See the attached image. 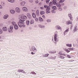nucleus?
<instances>
[{
    "label": "nucleus",
    "instance_id": "1",
    "mask_svg": "<svg viewBox=\"0 0 78 78\" xmlns=\"http://www.w3.org/2000/svg\"><path fill=\"white\" fill-rule=\"evenodd\" d=\"M20 19L19 20V22H18V25L19 26V27H22V24H24L25 20H22L21 19H22L20 18Z\"/></svg>",
    "mask_w": 78,
    "mask_h": 78
},
{
    "label": "nucleus",
    "instance_id": "2",
    "mask_svg": "<svg viewBox=\"0 0 78 78\" xmlns=\"http://www.w3.org/2000/svg\"><path fill=\"white\" fill-rule=\"evenodd\" d=\"M13 28V26L12 25H11L9 28H8V30L9 33H12Z\"/></svg>",
    "mask_w": 78,
    "mask_h": 78
},
{
    "label": "nucleus",
    "instance_id": "3",
    "mask_svg": "<svg viewBox=\"0 0 78 78\" xmlns=\"http://www.w3.org/2000/svg\"><path fill=\"white\" fill-rule=\"evenodd\" d=\"M32 49H30L31 48H30V51H31L32 50L34 52H36V51H37V50L36 49V48L34 47V46H32Z\"/></svg>",
    "mask_w": 78,
    "mask_h": 78
},
{
    "label": "nucleus",
    "instance_id": "4",
    "mask_svg": "<svg viewBox=\"0 0 78 78\" xmlns=\"http://www.w3.org/2000/svg\"><path fill=\"white\" fill-rule=\"evenodd\" d=\"M46 13L47 14L51 13L50 7H48V6L47 7V8L46 9Z\"/></svg>",
    "mask_w": 78,
    "mask_h": 78
},
{
    "label": "nucleus",
    "instance_id": "5",
    "mask_svg": "<svg viewBox=\"0 0 78 78\" xmlns=\"http://www.w3.org/2000/svg\"><path fill=\"white\" fill-rule=\"evenodd\" d=\"M55 29L57 30H62V28L59 25H56L55 26Z\"/></svg>",
    "mask_w": 78,
    "mask_h": 78
},
{
    "label": "nucleus",
    "instance_id": "6",
    "mask_svg": "<svg viewBox=\"0 0 78 78\" xmlns=\"http://www.w3.org/2000/svg\"><path fill=\"white\" fill-rule=\"evenodd\" d=\"M57 34H56L55 33L54 34V41H57V42H58V40L57 39Z\"/></svg>",
    "mask_w": 78,
    "mask_h": 78
},
{
    "label": "nucleus",
    "instance_id": "7",
    "mask_svg": "<svg viewBox=\"0 0 78 78\" xmlns=\"http://www.w3.org/2000/svg\"><path fill=\"white\" fill-rule=\"evenodd\" d=\"M38 27L39 28H41L42 29H44L45 28V25H42L41 24H39L38 25Z\"/></svg>",
    "mask_w": 78,
    "mask_h": 78
},
{
    "label": "nucleus",
    "instance_id": "8",
    "mask_svg": "<svg viewBox=\"0 0 78 78\" xmlns=\"http://www.w3.org/2000/svg\"><path fill=\"white\" fill-rule=\"evenodd\" d=\"M16 12L18 13H19L20 11V9L19 8V7H16Z\"/></svg>",
    "mask_w": 78,
    "mask_h": 78
},
{
    "label": "nucleus",
    "instance_id": "9",
    "mask_svg": "<svg viewBox=\"0 0 78 78\" xmlns=\"http://www.w3.org/2000/svg\"><path fill=\"white\" fill-rule=\"evenodd\" d=\"M20 18H21L23 20H26L27 19V16H24L23 17H20Z\"/></svg>",
    "mask_w": 78,
    "mask_h": 78
},
{
    "label": "nucleus",
    "instance_id": "10",
    "mask_svg": "<svg viewBox=\"0 0 78 78\" xmlns=\"http://www.w3.org/2000/svg\"><path fill=\"white\" fill-rule=\"evenodd\" d=\"M66 24L67 25H69V24H72V22H71L70 20H69L68 21H67L66 22Z\"/></svg>",
    "mask_w": 78,
    "mask_h": 78
},
{
    "label": "nucleus",
    "instance_id": "11",
    "mask_svg": "<svg viewBox=\"0 0 78 78\" xmlns=\"http://www.w3.org/2000/svg\"><path fill=\"white\" fill-rule=\"evenodd\" d=\"M23 11L25 12H27V8L26 7H24L23 8Z\"/></svg>",
    "mask_w": 78,
    "mask_h": 78
},
{
    "label": "nucleus",
    "instance_id": "12",
    "mask_svg": "<svg viewBox=\"0 0 78 78\" xmlns=\"http://www.w3.org/2000/svg\"><path fill=\"white\" fill-rule=\"evenodd\" d=\"M53 5H57V0H53Z\"/></svg>",
    "mask_w": 78,
    "mask_h": 78
},
{
    "label": "nucleus",
    "instance_id": "13",
    "mask_svg": "<svg viewBox=\"0 0 78 78\" xmlns=\"http://www.w3.org/2000/svg\"><path fill=\"white\" fill-rule=\"evenodd\" d=\"M8 15H5V16H4L3 18L5 20H6L8 18Z\"/></svg>",
    "mask_w": 78,
    "mask_h": 78
},
{
    "label": "nucleus",
    "instance_id": "14",
    "mask_svg": "<svg viewBox=\"0 0 78 78\" xmlns=\"http://www.w3.org/2000/svg\"><path fill=\"white\" fill-rule=\"evenodd\" d=\"M36 14L37 16H39V15L40 12L39 10H37L36 12Z\"/></svg>",
    "mask_w": 78,
    "mask_h": 78
},
{
    "label": "nucleus",
    "instance_id": "15",
    "mask_svg": "<svg viewBox=\"0 0 78 78\" xmlns=\"http://www.w3.org/2000/svg\"><path fill=\"white\" fill-rule=\"evenodd\" d=\"M14 28L16 30H17L19 28V27L16 24L14 26Z\"/></svg>",
    "mask_w": 78,
    "mask_h": 78
},
{
    "label": "nucleus",
    "instance_id": "16",
    "mask_svg": "<svg viewBox=\"0 0 78 78\" xmlns=\"http://www.w3.org/2000/svg\"><path fill=\"white\" fill-rule=\"evenodd\" d=\"M32 17L34 18H36V15L35 13H32Z\"/></svg>",
    "mask_w": 78,
    "mask_h": 78
},
{
    "label": "nucleus",
    "instance_id": "17",
    "mask_svg": "<svg viewBox=\"0 0 78 78\" xmlns=\"http://www.w3.org/2000/svg\"><path fill=\"white\" fill-rule=\"evenodd\" d=\"M2 30L4 31H7V28L6 27H4L2 28Z\"/></svg>",
    "mask_w": 78,
    "mask_h": 78
},
{
    "label": "nucleus",
    "instance_id": "18",
    "mask_svg": "<svg viewBox=\"0 0 78 78\" xmlns=\"http://www.w3.org/2000/svg\"><path fill=\"white\" fill-rule=\"evenodd\" d=\"M27 16L29 19H31V16L30 13H27Z\"/></svg>",
    "mask_w": 78,
    "mask_h": 78
},
{
    "label": "nucleus",
    "instance_id": "19",
    "mask_svg": "<svg viewBox=\"0 0 78 78\" xmlns=\"http://www.w3.org/2000/svg\"><path fill=\"white\" fill-rule=\"evenodd\" d=\"M53 3L52 2H49V6L50 7H51L52 6H53Z\"/></svg>",
    "mask_w": 78,
    "mask_h": 78
},
{
    "label": "nucleus",
    "instance_id": "20",
    "mask_svg": "<svg viewBox=\"0 0 78 78\" xmlns=\"http://www.w3.org/2000/svg\"><path fill=\"white\" fill-rule=\"evenodd\" d=\"M39 19L40 21L41 22H42L43 21V19H42V18L41 17H39Z\"/></svg>",
    "mask_w": 78,
    "mask_h": 78
},
{
    "label": "nucleus",
    "instance_id": "21",
    "mask_svg": "<svg viewBox=\"0 0 78 78\" xmlns=\"http://www.w3.org/2000/svg\"><path fill=\"white\" fill-rule=\"evenodd\" d=\"M49 53L50 54H54V53H55L56 52V51H49Z\"/></svg>",
    "mask_w": 78,
    "mask_h": 78
},
{
    "label": "nucleus",
    "instance_id": "22",
    "mask_svg": "<svg viewBox=\"0 0 78 78\" xmlns=\"http://www.w3.org/2000/svg\"><path fill=\"white\" fill-rule=\"evenodd\" d=\"M57 6L58 7H59V8L60 7H61V5L60 4V3H58V4H57Z\"/></svg>",
    "mask_w": 78,
    "mask_h": 78
},
{
    "label": "nucleus",
    "instance_id": "23",
    "mask_svg": "<svg viewBox=\"0 0 78 78\" xmlns=\"http://www.w3.org/2000/svg\"><path fill=\"white\" fill-rule=\"evenodd\" d=\"M8 0L9 2L11 3H13L15 1V0Z\"/></svg>",
    "mask_w": 78,
    "mask_h": 78
},
{
    "label": "nucleus",
    "instance_id": "24",
    "mask_svg": "<svg viewBox=\"0 0 78 78\" xmlns=\"http://www.w3.org/2000/svg\"><path fill=\"white\" fill-rule=\"evenodd\" d=\"M10 12L12 13H15V10H11L10 11Z\"/></svg>",
    "mask_w": 78,
    "mask_h": 78
},
{
    "label": "nucleus",
    "instance_id": "25",
    "mask_svg": "<svg viewBox=\"0 0 78 78\" xmlns=\"http://www.w3.org/2000/svg\"><path fill=\"white\" fill-rule=\"evenodd\" d=\"M45 12L44 11H41L40 12V14L41 15H43L44 14Z\"/></svg>",
    "mask_w": 78,
    "mask_h": 78
},
{
    "label": "nucleus",
    "instance_id": "26",
    "mask_svg": "<svg viewBox=\"0 0 78 78\" xmlns=\"http://www.w3.org/2000/svg\"><path fill=\"white\" fill-rule=\"evenodd\" d=\"M66 46L67 47H72V45H71V44H66Z\"/></svg>",
    "mask_w": 78,
    "mask_h": 78
},
{
    "label": "nucleus",
    "instance_id": "27",
    "mask_svg": "<svg viewBox=\"0 0 78 78\" xmlns=\"http://www.w3.org/2000/svg\"><path fill=\"white\" fill-rule=\"evenodd\" d=\"M12 25L13 26H15L16 25V22H12Z\"/></svg>",
    "mask_w": 78,
    "mask_h": 78
},
{
    "label": "nucleus",
    "instance_id": "28",
    "mask_svg": "<svg viewBox=\"0 0 78 78\" xmlns=\"http://www.w3.org/2000/svg\"><path fill=\"white\" fill-rule=\"evenodd\" d=\"M65 1V0H60L59 1V3H63Z\"/></svg>",
    "mask_w": 78,
    "mask_h": 78
},
{
    "label": "nucleus",
    "instance_id": "29",
    "mask_svg": "<svg viewBox=\"0 0 78 78\" xmlns=\"http://www.w3.org/2000/svg\"><path fill=\"white\" fill-rule=\"evenodd\" d=\"M52 9H53L54 10H56L57 9L56 8V6H53L52 7Z\"/></svg>",
    "mask_w": 78,
    "mask_h": 78
},
{
    "label": "nucleus",
    "instance_id": "30",
    "mask_svg": "<svg viewBox=\"0 0 78 78\" xmlns=\"http://www.w3.org/2000/svg\"><path fill=\"white\" fill-rule=\"evenodd\" d=\"M30 21L29 20L26 21V23L27 25H29L30 24Z\"/></svg>",
    "mask_w": 78,
    "mask_h": 78
},
{
    "label": "nucleus",
    "instance_id": "31",
    "mask_svg": "<svg viewBox=\"0 0 78 78\" xmlns=\"http://www.w3.org/2000/svg\"><path fill=\"white\" fill-rule=\"evenodd\" d=\"M64 50L66 51V52L67 53H69L70 51L69 50H68V49H65Z\"/></svg>",
    "mask_w": 78,
    "mask_h": 78
},
{
    "label": "nucleus",
    "instance_id": "32",
    "mask_svg": "<svg viewBox=\"0 0 78 78\" xmlns=\"http://www.w3.org/2000/svg\"><path fill=\"white\" fill-rule=\"evenodd\" d=\"M77 30V29H76V27H74V29L73 30V33H74V32H76V31Z\"/></svg>",
    "mask_w": 78,
    "mask_h": 78
},
{
    "label": "nucleus",
    "instance_id": "33",
    "mask_svg": "<svg viewBox=\"0 0 78 78\" xmlns=\"http://www.w3.org/2000/svg\"><path fill=\"white\" fill-rule=\"evenodd\" d=\"M30 23L31 24H33L34 23V20H31L30 21Z\"/></svg>",
    "mask_w": 78,
    "mask_h": 78
},
{
    "label": "nucleus",
    "instance_id": "34",
    "mask_svg": "<svg viewBox=\"0 0 78 78\" xmlns=\"http://www.w3.org/2000/svg\"><path fill=\"white\" fill-rule=\"evenodd\" d=\"M68 16L69 17V18H71L72 16L71 13H69L68 14Z\"/></svg>",
    "mask_w": 78,
    "mask_h": 78
},
{
    "label": "nucleus",
    "instance_id": "35",
    "mask_svg": "<svg viewBox=\"0 0 78 78\" xmlns=\"http://www.w3.org/2000/svg\"><path fill=\"white\" fill-rule=\"evenodd\" d=\"M59 58H61V59H64V58L65 57H63V56H62V55L59 56Z\"/></svg>",
    "mask_w": 78,
    "mask_h": 78
},
{
    "label": "nucleus",
    "instance_id": "36",
    "mask_svg": "<svg viewBox=\"0 0 78 78\" xmlns=\"http://www.w3.org/2000/svg\"><path fill=\"white\" fill-rule=\"evenodd\" d=\"M48 55H49L48 54H45L44 55H43V56L44 57H47L48 56Z\"/></svg>",
    "mask_w": 78,
    "mask_h": 78
},
{
    "label": "nucleus",
    "instance_id": "37",
    "mask_svg": "<svg viewBox=\"0 0 78 78\" xmlns=\"http://www.w3.org/2000/svg\"><path fill=\"white\" fill-rule=\"evenodd\" d=\"M58 9L59 10V11H62V8L61 7H58Z\"/></svg>",
    "mask_w": 78,
    "mask_h": 78
},
{
    "label": "nucleus",
    "instance_id": "38",
    "mask_svg": "<svg viewBox=\"0 0 78 78\" xmlns=\"http://www.w3.org/2000/svg\"><path fill=\"white\" fill-rule=\"evenodd\" d=\"M21 5H25V2H21Z\"/></svg>",
    "mask_w": 78,
    "mask_h": 78
},
{
    "label": "nucleus",
    "instance_id": "39",
    "mask_svg": "<svg viewBox=\"0 0 78 78\" xmlns=\"http://www.w3.org/2000/svg\"><path fill=\"white\" fill-rule=\"evenodd\" d=\"M58 54L59 55V56L61 55H64L61 52H59L58 53Z\"/></svg>",
    "mask_w": 78,
    "mask_h": 78
},
{
    "label": "nucleus",
    "instance_id": "40",
    "mask_svg": "<svg viewBox=\"0 0 78 78\" xmlns=\"http://www.w3.org/2000/svg\"><path fill=\"white\" fill-rule=\"evenodd\" d=\"M3 33V31L2 29H0V34H2Z\"/></svg>",
    "mask_w": 78,
    "mask_h": 78
},
{
    "label": "nucleus",
    "instance_id": "41",
    "mask_svg": "<svg viewBox=\"0 0 78 78\" xmlns=\"http://www.w3.org/2000/svg\"><path fill=\"white\" fill-rule=\"evenodd\" d=\"M56 58V57H54V58L53 57H48V59H53V58Z\"/></svg>",
    "mask_w": 78,
    "mask_h": 78
},
{
    "label": "nucleus",
    "instance_id": "42",
    "mask_svg": "<svg viewBox=\"0 0 78 78\" xmlns=\"http://www.w3.org/2000/svg\"><path fill=\"white\" fill-rule=\"evenodd\" d=\"M21 72H22L23 73H26L25 72V71H24L23 70H22V69H21Z\"/></svg>",
    "mask_w": 78,
    "mask_h": 78
},
{
    "label": "nucleus",
    "instance_id": "43",
    "mask_svg": "<svg viewBox=\"0 0 78 78\" xmlns=\"http://www.w3.org/2000/svg\"><path fill=\"white\" fill-rule=\"evenodd\" d=\"M47 22L48 23L51 22V20H50L48 19L47 20Z\"/></svg>",
    "mask_w": 78,
    "mask_h": 78
},
{
    "label": "nucleus",
    "instance_id": "44",
    "mask_svg": "<svg viewBox=\"0 0 78 78\" xmlns=\"http://www.w3.org/2000/svg\"><path fill=\"white\" fill-rule=\"evenodd\" d=\"M30 73H31L32 74H36L34 72H31Z\"/></svg>",
    "mask_w": 78,
    "mask_h": 78
},
{
    "label": "nucleus",
    "instance_id": "45",
    "mask_svg": "<svg viewBox=\"0 0 78 78\" xmlns=\"http://www.w3.org/2000/svg\"><path fill=\"white\" fill-rule=\"evenodd\" d=\"M68 49L69 50H73V48H68Z\"/></svg>",
    "mask_w": 78,
    "mask_h": 78
},
{
    "label": "nucleus",
    "instance_id": "46",
    "mask_svg": "<svg viewBox=\"0 0 78 78\" xmlns=\"http://www.w3.org/2000/svg\"><path fill=\"white\" fill-rule=\"evenodd\" d=\"M50 1V0H47L46 1L47 3H48Z\"/></svg>",
    "mask_w": 78,
    "mask_h": 78
},
{
    "label": "nucleus",
    "instance_id": "47",
    "mask_svg": "<svg viewBox=\"0 0 78 78\" xmlns=\"http://www.w3.org/2000/svg\"><path fill=\"white\" fill-rule=\"evenodd\" d=\"M51 12L52 13H55V11H54V10H52Z\"/></svg>",
    "mask_w": 78,
    "mask_h": 78
},
{
    "label": "nucleus",
    "instance_id": "48",
    "mask_svg": "<svg viewBox=\"0 0 78 78\" xmlns=\"http://www.w3.org/2000/svg\"><path fill=\"white\" fill-rule=\"evenodd\" d=\"M69 31V30L68 29H67L65 31V32L66 33V32H67Z\"/></svg>",
    "mask_w": 78,
    "mask_h": 78
},
{
    "label": "nucleus",
    "instance_id": "49",
    "mask_svg": "<svg viewBox=\"0 0 78 78\" xmlns=\"http://www.w3.org/2000/svg\"><path fill=\"white\" fill-rule=\"evenodd\" d=\"M35 21H38V18H36L35 19Z\"/></svg>",
    "mask_w": 78,
    "mask_h": 78
},
{
    "label": "nucleus",
    "instance_id": "50",
    "mask_svg": "<svg viewBox=\"0 0 78 78\" xmlns=\"http://www.w3.org/2000/svg\"><path fill=\"white\" fill-rule=\"evenodd\" d=\"M44 8H47L48 6H47V5H44Z\"/></svg>",
    "mask_w": 78,
    "mask_h": 78
},
{
    "label": "nucleus",
    "instance_id": "51",
    "mask_svg": "<svg viewBox=\"0 0 78 78\" xmlns=\"http://www.w3.org/2000/svg\"><path fill=\"white\" fill-rule=\"evenodd\" d=\"M67 57H68V58H70L71 57L69 55H67Z\"/></svg>",
    "mask_w": 78,
    "mask_h": 78
},
{
    "label": "nucleus",
    "instance_id": "52",
    "mask_svg": "<svg viewBox=\"0 0 78 78\" xmlns=\"http://www.w3.org/2000/svg\"><path fill=\"white\" fill-rule=\"evenodd\" d=\"M73 16H71V18H70V20H73Z\"/></svg>",
    "mask_w": 78,
    "mask_h": 78
},
{
    "label": "nucleus",
    "instance_id": "53",
    "mask_svg": "<svg viewBox=\"0 0 78 78\" xmlns=\"http://www.w3.org/2000/svg\"><path fill=\"white\" fill-rule=\"evenodd\" d=\"M21 69H18V72H21Z\"/></svg>",
    "mask_w": 78,
    "mask_h": 78
},
{
    "label": "nucleus",
    "instance_id": "54",
    "mask_svg": "<svg viewBox=\"0 0 78 78\" xmlns=\"http://www.w3.org/2000/svg\"><path fill=\"white\" fill-rule=\"evenodd\" d=\"M30 2L31 3H32L33 2V0H30Z\"/></svg>",
    "mask_w": 78,
    "mask_h": 78
},
{
    "label": "nucleus",
    "instance_id": "55",
    "mask_svg": "<svg viewBox=\"0 0 78 78\" xmlns=\"http://www.w3.org/2000/svg\"><path fill=\"white\" fill-rule=\"evenodd\" d=\"M23 24V25H22L23 26V27H25V25L24 24Z\"/></svg>",
    "mask_w": 78,
    "mask_h": 78
},
{
    "label": "nucleus",
    "instance_id": "56",
    "mask_svg": "<svg viewBox=\"0 0 78 78\" xmlns=\"http://www.w3.org/2000/svg\"><path fill=\"white\" fill-rule=\"evenodd\" d=\"M64 5H65L64 3H62L61 4V6L62 5V6Z\"/></svg>",
    "mask_w": 78,
    "mask_h": 78
},
{
    "label": "nucleus",
    "instance_id": "57",
    "mask_svg": "<svg viewBox=\"0 0 78 78\" xmlns=\"http://www.w3.org/2000/svg\"><path fill=\"white\" fill-rule=\"evenodd\" d=\"M38 2H39V1H36V3H38Z\"/></svg>",
    "mask_w": 78,
    "mask_h": 78
},
{
    "label": "nucleus",
    "instance_id": "58",
    "mask_svg": "<svg viewBox=\"0 0 78 78\" xmlns=\"http://www.w3.org/2000/svg\"><path fill=\"white\" fill-rule=\"evenodd\" d=\"M31 54H32V55H34V54H35V53H34L33 52H31Z\"/></svg>",
    "mask_w": 78,
    "mask_h": 78
},
{
    "label": "nucleus",
    "instance_id": "59",
    "mask_svg": "<svg viewBox=\"0 0 78 78\" xmlns=\"http://www.w3.org/2000/svg\"><path fill=\"white\" fill-rule=\"evenodd\" d=\"M2 5H0V9H2Z\"/></svg>",
    "mask_w": 78,
    "mask_h": 78
},
{
    "label": "nucleus",
    "instance_id": "60",
    "mask_svg": "<svg viewBox=\"0 0 78 78\" xmlns=\"http://www.w3.org/2000/svg\"><path fill=\"white\" fill-rule=\"evenodd\" d=\"M76 20H78V16H77V17L76 18Z\"/></svg>",
    "mask_w": 78,
    "mask_h": 78
},
{
    "label": "nucleus",
    "instance_id": "61",
    "mask_svg": "<svg viewBox=\"0 0 78 78\" xmlns=\"http://www.w3.org/2000/svg\"><path fill=\"white\" fill-rule=\"evenodd\" d=\"M72 27H73V25H71V27H70V29H71L72 28Z\"/></svg>",
    "mask_w": 78,
    "mask_h": 78
},
{
    "label": "nucleus",
    "instance_id": "62",
    "mask_svg": "<svg viewBox=\"0 0 78 78\" xmlns=\"http://www.w3.org/2000/svg\"><path fill=\"white\" fill-rule=\"evenodd\" d=\"M42 17L43 18H45V16H44V15H43V16H42Z\"/></svg>",
    "mask_w": 78,
    "mask_h": 78
},
{
    "label": "nucleus",
    "instance_id": "63",
    "mask_svg": "<svg viewBox=\"0 0 78 78\" xmlns=\"http://www.w3.org/2000/svg\"><path fill=\"white\" fill-rule=\"evenodd\" d=\"M66 32H65V31H64V35H66Z\"/></svg>",
    "mask_w": 78,
    "mask_h": 78
},
{
    "label": "nucleus",
    "instance_id": "64",
    "mask_svg": "<svg viewBox=\"0 0 78 78\" xmlns=\"http://www.w3.org/2000/svg\"><path fill=\"white\" fill-rule=\"evenodd\" d=\"M76 48H78V44H76Z\"/></svg>",
    "mask_w": 78,
    "mask_h": 78
}]
</instances>
